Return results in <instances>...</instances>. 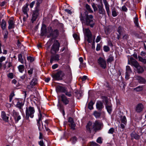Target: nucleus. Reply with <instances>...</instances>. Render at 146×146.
I'll return each instance as SVG.
<instances>
[{
	"instance_id": "nucleus-55",
	"label": "nucleus",
	"mask_w": 146,
	"mask_h": 146,
	"mask_svg": "<svg viewBox=\"0 0 146 146\" xmlns=\"http://www.w3.org/2000/svg\"><path fill=\"white\" fill-rule=\"evenodd\" d=\"M6 59V57L5 56H2L0 57V62L1 63L3 61H5Z\"/></svg>"
},
{
	"instance_id": "nucleus-31",
	"label": "nucleus",
	"mask_w": 146,
	"mask_h": 146,
	"mask_svg": "<svg viewBox=\"0 0 146 146\" xmlns=\"http://www.w3.org/2000/svg\"><path fill=\"white\" fill-rule=\"evenodd\" d=\"M114 60L113 57L112 56H110L108 59H107V63L111 64L112 61Z\"/></svg>"
},
{
	"instance_id": "nucleus-18",
	"label": "nucleus",
	"mask_w": 146,
	"mask_h": 146,
	"mask_svg": "<svg viewBox=\"0 0 146 146\" xmlns=\"http://www.w3.org/2000/svg\"><path fill=\"white\" fill-rule=\"evenodd\" d=\"M83 31L84 35L88 38H91L92 36L91 33L88 29H83Z\"/></svg>"
},
{
	"instance_id": "nucleus-5",
	"label": "nucleus",
	"mask_w": 146,
	"mask_h": 146,
	"mask_svg": "<svg viewBox=\"0 0 146 146\" xmlns=\"http://www.w3.org/2000/svg\"><path fill=\"white\" fill-rule=\"evenodd\" d=\"M60 44L58 40H56L51 47V51H53L54 52H58L59 49Z\"/></svg>"
},
{
	"instance_id": "nucleus-34",
	"label": "nucleus",
	"mask_w": 146,
	"mask_h": 146,
	"mask_svg": "<svg viewBox=\"0 0 146 146\" xmlns=\"http://www.w3.org/2000/svg\"><path fill=\"white\" fill-rule=\"evenodd\" d=\"M102 99L103 100V102H105L106 104L107 103L110 102H108V99L107 97L105 96H103L102 97Z\"/></svg>"
},
{
	"instance_id": "nucleus-44",
	"label": "nucleus",
	"mask_w": 146,
	"mask_h": 146,
	"mask_svg": "<svg viewBox=\"0 0 146 146\" xmlns=\"http://www.w3.org/2000/svg\"><path fill=\"white\" fill-rule=\"evenodd\" d=\"M27 60L29 62H31L34 60V58L33 57L31 56H29L27 57Z\"/></svg>"
},
{
	"instance_id": "nucleus-3",
	"label": "nucleus",
	"mask_w": 146,
	"mask_h": 146,
	"mask_svg": "<svg viewBox=\"0 0 146 146\" xmlns=\"http://www.w3.org/2000/svg\"><path fill=\"white\" fill-rule=\"evenodd\" d=\"M35 112V110L34 107L31 106L29 107H27L26 108L25 113L26 116L28 118L29 117L32 118L34 116V113Z\"/></svg>"
},
{
	"instance_id": "nucleus-14",
	"label": "nucleus",
	"mask_w": 146,
	"mask_h": 146,
	"mask_svg": "<svg viewBox=\"0 0 146 146\" xmlns=\"http://www.w3.org/2000/svg\"><path fill=\"white\" fill-rule=\"evenodd\" d=\"M134 66L137 69V72L138 73H142L143 72L144 70L143 68L140 66L137 62H135L134 65Z\"/></svg>"
},
{
	"instance_id": "nucleus-49",
	"label": "nucleus",
	"mask_w": 146,
	"mask_h": 146,
	"mask_svg": "<svg viewBox=\"0 0 146 146\" xmlns=\"http://www.w3.org/2000/svg\"><path fill=\"white\" fill-rule=\"evenodd\" d=\"M104 51L107 52L110 50L109 48L107 46H104Z\"/></svg>"
},
{
	"instance_id": "nucleus-64",
	"label": "nucleus",
	"mask_w": 146,
	"mask_h": 146,
	"mask_svg": "<svg viewBox=\"0 0 146 146\" xmlns=\"http://www.w3.org/2000/svg\"><path fill=\"white\" fill-rule=\"evenodd\" d=\"M40 146H44V143L43 141H40L38 142Z\"/></svg>"
},
{
	"instance_id": "nucleus-48",
	"label": "nucleus",
	"mask_w": 146,
	"mask_h": 146,
	"mask_svg": "<svg viewBox=\"0 0 146 146\" xmlns=\"http://www.w3.org/2000/svg\"><path fill=\"white\" fill-rule=\"evenodd\" d=\"M96 142L99 143H102V139L101 137H99L97 139Z\"/></svg>"
},
{
	"instance_id": "nucleus-25",
	"label": "nucleus",
	"mask_w": 146,
	"mask_h": 146,
	"mask_svg": "<svg viewBox=\"0 0 146 146\" xmlns=\"http://www.w3.org/2000/svg\"><path fill=\"white\" fill-rule=\"evenodd\" d=\"M96 107L97 109L99 111H101L104 107L103 103L100 101H98L97 102Z\"/></svg>"
},
{
	"instance_id": "nucleus-23",
	"label": "nucleus",
	"mask_w": 146,
	"mask_h": 146,
	"mask_svg": "<svg viewBox=\"0 0 146 146\" xmlns=\"http://www.w3.org/2000/svg\"><path fill=\"white\" fill-rule=\"evenodd\" d=\"M48 33H49V32H48V29L47 31L46 27H44L41 29V32L40 34L41 36L45 35L46 36H47L48 35H49Z\"/></svg>"
},
{
	"instance_id": "nucleus-39",
	"label": "nucleus",
	"mask_w": 146,
	"mask_h": 146,
	"mask_svg": "<svg viewBox=\"0 0 146 146\" xmlns=\"http://www.w3.org/2000/svg\"><path fill=\"white\" fill-rule=\"evenodd\" d=\"M138 58L139 60L140 61L143 62L144 64L146 63V59L143 58L141 56H139Z\"/></svg>"
},
{
	"instance_id": "nucleus-9",
	"label": "nucleus",
	"mask_w": 146,
	"mask_h": 146,
	"mask_svg": "<svg viewBox=\"0 0 146 146\" xmlns=\"http://www.w3.org/2000/svg\"><path fill=\"white\" fill-rule=\"evenodd\" d=\"M37 81L36 79L33 78L31 81L30 84L27 86V88L29 89L32 88L33 87L37 84Z\"/></svg>"
},
{
	"instance_id": "nucleus-29",
	"label": "nucleus",
	"mask_w": 146,
	"mask_h": 146,
	"mask_svg": "<svg viewBox=\"0 0 146 146\" xmlns=\"http://www.w3.org/2000/svg\"><path fill=\"white\" fill-rule=\"evenodd\" d=\"M6 22L4 19H3L1 21V27L2 29L4 30L6 27Z\"/></svg>"
},
{
	"instance_id": "nucleus-4",
	"label": "nucleus",
	"mask_w": 146,
	"mask_h": 146,
	"mask_svg": "<svg viewBox=\"0 0 146 146\" xmlns=\"http://www.w3.org/2000/svg\"><path fill=\"white\" fill-rule=\"evenodd\" d=\"M64 73L61 71H59L56 73L52 74V76L56 80H61L64 76Z\"/></svg>"
},
{
	"instance_id": "nucleus-57",
	"label": "nucleus",
	"mask_w": 146,
	"mask_h": 146,
	"mask_svg": "<svg viewBox=\"0 0 146 146\" xmlns=\"http://www.w3.org/2000/svg\"><path fill=\"white\" fill-rule=\"evenodd\" d=\"M71 141L73 142V143H74L75 141H76V137H74L72 138L71 139Z\"/></svg>"
},
{
	"instance_id": "nucleus-58",
	"label": "nucleus",
	"mask_w": 146,
	"mask_h": 146,
	"mask_svg": "<svg viewBox=\"0 0 146 146\" xmlns=\"http://www.w3.org/2000/svg\"><path fill=\"white\" fill-rule=\"evenodd\" d=\"M130 74H129V73L126 72L125 76V79L127 80L129 79Z\"/></svg>"
},
{
	"instance_id": "nucleus-35",
	"label": "nucleus",
	"mask_w": 146,
	"mask_h": 146,
	"mask_svg": "<svg viewBox=\"0 0 146 146\" xmlns=\"http://www.w3.org/2000/svg\"><path fill=\"white\" fill-rule=\"evenodd\" d=\"M18 58L19 61L22 64H23L24 63V61L22 58V56L21 54H20L18 55Z\"/></svg>"
},
{
	"instance_id": "nucleus-30",
	"label": "nucleus",
	"mask_w": 146,
	"mask_h": 146,
	"mask_svg": "<svg viewBox=\"0 0 146 146\" xmlns=\"http://www.w3.org/2000/svg\"><path fill=\"white\" fill-rule=\"evenodd\" d=\"M18 68L19 69V71L21 73L23 72L24 71V66L23 65H20L18 67Z\"/></svg>"
},
{
	"instance_id": "nucleus-10",
	"label": "nucleus",
	"mask_w": 146,
	"mask_h": 146,
	"mask_svg": "<svg viewBox=\"0 0 146 146\" xmlns=\"http://www.w3.org/2000/svg\"><path fill=\"white\" fill-rule=\"evenodd\" d=\"M94 126V130H96L99 129L101 125V123L100 121L96 120L94 123L93 125Z\"/></svg>"
},
{
	"instance_id": "nucleus-27",
	"label": "nucleus",
	"mask_w": 146,
	"mask_h": 146,
	"mask_svg": "<svg viewBox=\"0 0 146 146\" xmlns=\"http://www.w3.org/2000/svg\"><path fill=\"white\" fill-rule=\"evenodd\" d=\"M132 138H134L136 139H138L140 138V136L137 134L132 133L131 134Z\"/></svg>"
},
{
	"instance_id": "nucleus-12",
	"label": "nucleus",
	"mask_w": 146,
	"mask_h": 146,
	"mask_svg": "<svg viewBox=\"0 0 146 146\" xmlns=\"http://www.w3.org/2000/svg\"><path fill=\"white\" fill-rule=\"evenodd\" d=\"M28 10V9L27 6L23 7L22 8V11L24 15L23 19L24 21L26 19L28 18L29 17L27 13V11Z\"/></svg>"
},
{
	"instance_id": "nucleus-42",
	"label": "nucleus",
	"mask_w": 146,
	"mask_h": 146,
	"mask_svg": "<svg viewBox=\"0 0 146 146\" xmlns=\"http://www.w3.org/2000/svg\"><path fill=\"white\" fill-rule=\"evenodd\" d=\"M69 125L72 129L73 130L75 129V125L74 122H72V123H69Z\"/></svg>"
},
{
	"instance_id": "nucleus-46",
	"label": "nucleus",
	"mask_w": 146,
	"mask_h": 146,
	"mask_svg": "<svg viewBox=\"0 0 146 146\" xmlns=\"http://www.w3.org/2000/svg\"><path fill=\"white\" fill-rule=\"evenodd\" d=\"M13 74L12 72L9 73L7 75L8 77L11 79L13 78Z\"/></svg>"
},
{
	"instance_id": "nucleus-41",
	"label": "nucleus",
	"mask_w": 146,
	"mask_h": 146,
	"mask_svg": "<svg viewBox=\"0 0 146 146\" xmlns=\"http://www.w3.org/2000/svg\"><path fill=\"white\" fill-rule=\"evenodd\" d=\"M58 108L59 109L60 111L62 112L63 115H64V111L63 106L61 105H60L59 106H58Z\"/></svg>"
},
{
	"instance_id": "nucleus-53",
	"label": "nucleus",
	"mask_w": 146,
	"mask_h": 146,
	"mask_svg": "<svg viewBox=\"0 0 146 146\" xmlns=\"http://www.w3.org/2000/svg\"><path fill=\"white\" fill-rule=\"evenodd\" d=\"M114 131V129L113 128H111L108 131V133L110 134H113Z\"/></svg>"
},
{
	"instance_id": "nucleus-13",
	"label": "nucleus",
	"mask_w": 146,
	"mask_h": 146,
	"mask_svg": "<svg viewBox=\"0 0 146 146\" xmlns=\"http://www.w3.org/2000/svg\"><path fill=\"white\" fill-rule=\"evenodd\" d=\"M60 56L59 54H56L51 56L50 60V62L52 64L54 61H58L59 60Z\"/></svg>"
},
{
	"instance_id": "nucleus-50",
	"label": "nucleus",
	"mask_w": 146,
	"mask_h": 146,
	"mask_svg": "<svg viewBox=\"0 0 146 146\" xmlns=\"http://www.w3.org/2000/svg\"><path fill=\"white\" fill-rule=\"evenodd\" d=\"M73 37L76 40H78L79 39V36L76 34L73 35Z\"/></svg>"
},
{
	"instance_id": "nucleus-63",
	"label": "nucleus",
	"mask_w": 146,
	"mask_h": 146,
	"mask_svg": "<svg viewBox=\"0 0 146 146\" xmlns=\"http://www.w3.org/2000/svg\"><path fill=\"white\" fill-rule=\"evenodd\" d=\"M100 44H98L97 47H96V50L97 51H99L100 50Z\"/></svg>"
},
{
	"instance_id": "nucleus-47",
	"label": "nucleus",
	"mask_w": 146,
	"mask_h": 146,
	"mask_svg": "<svg viewBox=\"0 0 146 146\" xmlns=\"http://www.w3.org/2000/svg\"><path fill=\"white\" fill-rule=\"evenodd\" d=\"M122 27L121 26H119L118 28V29H117V32L120 35L121 34V33L122 31Z\"/></svg>"
},
{
	"instance_id": "nucleus-8",
	"label": "nucleus",
	"mask_w": 146,
	"mask_h": 146,
	"mask_svg": "<svg viewBox=\"0 0 146 146\" xmlns=\"http://www.w3.org/2000/svg\"><path fill=\"white\" fill-rule=\"evenodd\" d=\"M59 97L60 100L64 105H66L69 104V101L68 98L64 94H62Z\"/></svg>"
},
{
	"instance_id": "nucleus-22",
	"label": "nucleus",
	"mask_w": 146,
	"mask_h": 146,
	"mask_svg": "<svg viewBox=\"0 0 146 146\" xmlns=\"http://www.w3.org/2000/svg\"><path fill=\"white\" fill-rule=\"evenodd\" d=\"M66 88L60 86H57L56 87V91L58 92H63L64 93Z\"/></svg>"
},
{
	"instance_id": "nucleus-54",
	"label": "nucleus",
	"mask_w": 146,
	"mask_h": 146,
	"mask_svg": "<svg viewBox=\"0 0 146 146\" xmlns=\"http://www.w3.org/2000/svg\"><path fill=\"white\" fill-rule=\"evenodd\" d=\"M134 22L137 26H138V19L137 17H135L134 19Z\"/></svg>"
},
{
	"instance_id": "nucleus-11",
	"label": "nucleus",
	"mask_w": 146,
	"mask_h": 146,
	"mask_svg": "<svg viewBox=\"0 0 146 146\" xmlns=\"http://www.w3.org/2000/svg\"><path fill=\"white\" fill-rule=\"evenodd\" d=\"M98 12L102 15H105V11L104 8L103 4L102 3L100 5H98Z\"/></svg>"
},
{
	"instance_id": "nucleus-51",
	"label": "nucleus",
	"mask_w": 146,
	"mask_h": 146,
	"mask_svg": "<svg viewBox=\"0 0 146 146\" xmlns=\"http://www.w3.org/2000/svg\"><path fill=\"white\" fill-rule=\"evenodd\" d=\"M92 5L94 11H96L97 10V8L94 3H92Z\"/></svg>"
},
{
	"instance_id": "nucleus-21",
	"label": "nucleus",
	"mask_w": 146,
	"mask_h": 146,
	"mask_svg": "<svg viewBox=\"0 0 146 146\" xmlns=\"http://www.w3.org/2000/svg\"><path fill=\"white\" fill-rule=\"evenodd\" d=\"M103 2L105 6L107 13L109 15L110 13V5L106 0H103Z\"/></svg>"
},
{
	"instance_id": "nucleus-7",
	"label": "nucleus",
	"mask_w": 146,
	"mask_h": 146,
	"mask_svg": "<svg viewBox=\"0 0 146 146\" xmlns=\"http://www.w3.org/2000/svg\"><path fill=\"white\" fill-rule=\"evenodd\" d=\"M12 116L15 123H17L21 119V116L19 115V113L14 110L12 112Z\"/></svg>"
},
{
	"instance_id": "nucleus-40",
	"label": "nucleus",
	"mask_w": 146,
	"mask_h": 146,
	"mask_svg": "<svg viewBox=\"0 0 146 146\" xmlns=\"http://www.w3.org/2000/svg\"><path fill=\"white\" fill-rule=\"evenodd\" d=\"M67 96L68 97H70L72 96L71 92H68L66 89L65 90V91L64 92Z\"/></svg>"
},
{
	"instance_id": "nucleus-15",
	"label": "nucleus",
	"mask_w": 146,
	"mask_h": 146,
	"mask_svg": "<svg viewBox=\"0 0 146 146\" xmlns=\"http://www.w3.org/2000/svg\"><path fill=\"white\" fill-rule=\"evenodd\" d=\"M8 24V29H12L15 27L14 22V19L13 18H11L9 19Z\"/></svg>"
},
{
	"instance_id": "nucleus-52",
	"label": "nucleus",
	"mask_w": 146,
	"mask_h": 146,
	"mask_svg": "<svg viewBox=\"0 0 146 146\" xmlns=\"http://www.w3.org/2000/svg\"><path fill=\"white\" fill-rule=\"evenodd\" d=\"M112 14L113 16L115 17L117 15V13L115 10H113L112 11Z\"/></svg>"
},
{
	"instance_id": "nucleus-38",
	"label": "nucleus",
	"mask_w": 146,
	"mask_h": 146,
	"mask_svg": "<svg viewBox=\"0 0 146 146\" xmlns=\"http://www.w3.org/2000/svg\"><path fill=\"white\" fill-rule=\"evenodd\" d=\"M94 104V103H93V102L91 101L88 104V108L90 110L93 109V105Z\"/></svg>"
},
{
	"instance_id": "nucleus-20",
	"label": "nucleus",
	"mask_w": 146,
	"mask_h": 146,
	"mask_svg": "<svg viewBox=\"0 0 146 146\" xmlns=\"http://www.w3.org/2000/svg\"><path fill=\"white\" fill-rule=\"evenodd\" d=\"M1 117L3 119L5 122H8L9 120V117L7 116L6 114L4 111L1 112Z\"/></svg>"
},
{
	"instance_id": "nucleus-45",
	"label": "nucleus",
	"mask_w": 146,
	"mask_h": 146,
	"mask_svg": "<svg viewBox=\"0 0 146 146\" xmlns=\"http://www.w3.org/2000/svg\"><path fill=\"white\" fill-rule=\"evenodd\" d=\"M15 96V94H14V92H12L10 94L9 97V102H11L12 98L13 97V96Z\"/></svg>"
},
{
	"instance_id": "nucleus-60",
	"label": "nucleus",
	"mask_w": 146,
	"mask_h": 146,
	"mask_svg": "<svg viewBox=\"0 0 146 146\" xmlns=\"http://www.w3.org/2000/svg\"><path fill=\"white\" fill-rule=\"evenodd\" d=\"M58 65L57 64H54L52 66V68L53 69H55L58 67Z\"/></svg>"
},
{
	"instance_id": "nucleus-43",
	"label": "nucleus",
	"mask_w": 146,
	"mask_h": 146,
	"mask_svg": "<svg viewBox=\"0 0 146 146\" xmlns=\"http://www.w3.org/2000/svg\"><path fill=\"white\" fill-rule=\"evenodd\" d=\"M126 72L130 74L132 72V71L130 67L129 66H126Z\"/></svg>"
},
{
	"instance_id": "nucleus-17",
	"label": "nucleus",
	"mask_w": 146,
	"mask_h": 146,
	"mask_svg": "<svg viewBox=\"0 0 146 146\" xmlns=\"http://www.w3.org/2000/svg\"><path fill=\"white\" fill-rule=\"evenodd\" d=\"M86 128L87 130L90 133H91L93 129H94L93 125H92V123L91 122L89 121L87 124Z\"/></svg>"
},
{
	"instance_id": "nucleus-56",
	"label": "nucleus",
	"mask_w": 146,
	"mask_h": 146,
	"mask_svg": "<svg viewBox=\"0 0 146 146\" xmlns=\"http://www.w3.org/2000/svg\"><path fill=\"white\" fill-rule=\"evenodd\" d=\"M101 39V37L100 36H98L96 38V42L97 43L99 42L100 40Z\"/></svg>"
},
{
	"instance_id": "nucleus-32",
	"label": "nucleus",
	"mask_w": 146,
	"mask_h": 146,
	"mask_svg": "<svg viewBox=\"0 0 146 146\" xmlns=\"http://www.w3.org/2000/svg\"><path fill=\"white\" fill-rule=\"evenodd\" d=\"M94 115L96 118H98L101 115V113L97 111H95L94 112Z\"/></svg>"
},
{
	"instance_id": "nucleus-62",
	"label": "nucleus",
	"mask_w": 146,
	"mask_h": 146,
	"mask_svg": "<svg viewBox=\"0 0 146 146\" xmlns=\"http://www.w3.org/2000/svg\"><path fill=\"white\" fill-rule=\"evenodd\" d=\"M12 64L11 62H9L8 63V64L7 66V68H10L12 66Z\"/></svg>"
},
{
	"instance_id": "nucleus-16",
	"label": "nucleus",
	"mask_w": 146,
	"mask_h": 146,
	"mask_svg": "<svg viewBox=\"0 0 146 146\" xmlns=\"http://www.w3.org/2000/svg\"><path fill=\"white\" fill-rule=\"evenodd\" d=\"M134 78L137 80L138 82L140 84H144L146 82L145 79L140 76H135Z\"/></svg>"
},
{
	"instance_id": "nucleus-36",
	"label": "nucleus",
	"mask_w": 146,
	"mask_h": 146,
	"mask_svg": "<svg viewBox=\"0 0 146 146\" xmlns=\"http://www.w3.org/2000/svg\"><path fill=\"white\" fill-rule=\"evenodd\" d=\"M121 122L124 124L126 125L127 122V120L125 116H123L121 119Z\"/></svg>"
},
{
	"instance_id": "nucleus-59",
	"label": "nucleus",
	"mask_w": 146,
	"mask_h": 146,
	"mask_svg": "<svg viewBox=\"0 0 146 146\" xmlns=\"http://www.w3.org/2000/svg\"><path fill=\"white\" fill-rule=\"evenodd\" d=\"M128 38V36L127 34H125L123 36V39H127Z\"/></svg>"
},
{
	"instance_id": "nucleus-19",
	"label": "nucleus",
	"mask_w": 146,
	"mask_h": 146,
	"mask_svg": "<svg viewBox=\"0 0 146 146\" xmlns=\"http://www.w3.org/2000/svg\"><path fill=\"white\" fill-rule=\"evenodd\" d=\"M143 108V106L142 104H139L136 107V111L137 112H140L142 111Z\"/></svg>"
},
{
	"instance_id": "nucleus-6",
	"label": "nucleus",
	"mask_w": 146,
	"mask_h": 146,
	"mask_svg": "<svg viewBox=\"0 0 146 146\" xmlns=\"http://www.w3.org/2000/svg\"><path fill=\"white\" fill-rule=\"evenodd\" d=\"M98 63L103 68L105 69L106 67V63L105 58L100 57L98 59Z\"/></svg>"
},
{
	"instance_id": "nucleus-26",
	"label": "nucleus",
	"mask_w": 146,
	"mask_h": 146,
	"mask_svg": "<svg viewBox=\"0 0 146 146\" xmlns=\"http://www.w3.org/2000/svg\"><path fill=\"white\" fill-rule=\"evenodd\" d=\"M39 115H38V119L37 120V124L38 126V128L40 129V121L41 120L42 115L40 110H39Z\"/></svg>"
},
{
	"instance_id": "nucleus-1",
	"label": "nucleus",
	"mask_w": 146,
	"mask_h": 146,
	"mask_svg": "<svg viewBox=\"0 0 146 146\" xmlns=\"http://www.w3.org/2000/svg\"><path fill=\"white\" fill-rule=\"evenodd\" d=\"M80 18L82 23H84L92 28L94 26L95 23L92 15H86L84 17L81 16Z\"/></svg>"
},
{
	"instance_id": "nucleus-61",
	"label": "nucleus",
	"mask_w": 146,
	"mask_h": 146,
	"mask_svg": "<svg viewBox=\"0 0 146 146\" xmlns=\"http://www.w3.org/2000/svg\"><path fill=\"white\" fill-rule=\"evenodd\" d=\"M33 69L32 68L31 69L28 71V73L29 75H31L33 73Z\"/></svg>"
},
{
	"instance_id": "nucleus-33",
	"label": "nucleus",
	"mask_w": 146,
	"mask_h": 146,
	"mask_svg": "<svg viewBox=\"0 0 146 146\" xmlns=\"http://www.w3.org/2000/svg\"><path fill=\"white\" fill-rule=\"evenodd\" d=\"M143 86H139L137 87L134 89V90L137 92H139L143 90Z\"/></svg>"
},
{
	"instance_id": "nucleus-37",
	"label": "nucleus",
	"mask_w": 146,
	"mask_h": 146,
	"mask_svg": "<svg viewBox=\"0 0 146 146\" xmlns=\"http://www.w3.org/2000/svg\"><path fill=\"white\" fill-rule=\"evenodd\" d=\"M86 7L89 13H93V11L90 8V6L88 5V4H86Z\"/></svg>"
},
{
	"instance_id": "nucleus-24",
	"label": "nucleus",
	"mask_w": 146,
	"mask_h": 146,
	"mask_svg": "<svg viewBox=\"0 0 146 146\" xmlns=\"http://www.w3.org/2000/svg\"><path fill=\"white\" fill-rule=\"evenodd\" d=\"M106 107L108 112L110 114L112 110V105L110 102L106 104Z\"/></svg>"
},
{
	"instance_id": "nucleus-28",
	"label": "nucleus",
	"mask_w": 146,
	"mask_h": 146,
	"mask_svg": "<svg viewBox=\"0 0 146 146\" xmlns=\"http://www.w3.org/2000/svg\"><path fill=\"white\" fill-rule=\"evenodd\" d=\"M23 105V104L22 102H20L19 101L17 102V104L16 105V106L19 109H21Z\"/></svg>"
},
{
	"instance_id": "nucleus-2",
	"label": "nucleus",
	"mask_w": 146,
	"mask_h": 146,
	"mask_svg": "<svg viewBox=\"0 0 146 146\" xmlns=\"http://www.w3.org/2000/svg\"><path fill=\"white\" fill-rule=\"evenodd\" d=\"M48 31L49 32V35H48L47 38L52 37L53 38L57 37L59 35V31L57 29H55L53 31L51 27H48Z\"/></svg>"
}]
</instances>
